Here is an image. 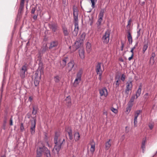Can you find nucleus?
<instances>
[{
  "instance_id": "f257e3e1",
  "label": "nucleus",
  "mask_w": 157,
  "mask_h": 157,
  "mask_svg": "<svg viewBox=\"0 0 157 157\" xmlns=\"http://www.w3.org/2000/svg\"><path fill=\"white\" fill-rule=\"evenodd\" d=\"M65 142L63 136L61 135L59 132H56L54 138V142L55 145L53 150H55L58 154L61 146L64 145Z\"/></svg>"
},
{
  "instance_id": "f03ea898",
  "label": "nucleus",
  "mask_w": 157,
  "mask_h": 157,
  "mask_svg": "<svg viewBox=\"0 0 157 157\" xmlns=\"http://www.w3.org/2000/svg\"><path fill=\"white\" fill-rule=\"evenodd\" d=\"M73 10L74 18L75 21V28L72 32V34L74 36H76L78 34L79 30L78 22V10L76 8H74Z\"/></svg>"
},
{
  "instance_id": "7ed1b4c3",
  "label": "nucleus",
  "mask_w": 157,
  "mask_h": 157,
  "mask_svg": "<svg viewBox=\"0 0 157 157\" xmlns=\"http://www.w3.org/2000/svg\"><path fill=\"white\" fill-rule=\"evenodd\" d=\"M43 152L45 154L46 157H51L50 151L45 146L39 147L37 149L36 157H41Z\"/></svg>"
},
{
  "instance_id": "20e7f679",
  "label": "nucleus",
  "mask_w": 157,
  "mask_h": 157,
  "mask_svg": "<svg viewBox=\"0 0 157 157\" xmlns=\"http://www.w3.org/2000/svg\"><path fill=\"white\" fill-rule=\"evenodd\" d=\"M82 73L83 70L82 69H80L77 72L76 78L73 83V86L74 87H76L80 83L81 80L82 75Z\"/></svg>"
},
{
  "instance_id": "39448f33",
  "label": "nucleus",
  "mask_w": 157,
  "mask_h": 157,
  "mask_svg": "<svg viewBox=\"0 0 157 157\" xmlns=\"http://www.w3.org/2000/svg\"><path fill=\"white\" fill-rule=\"evenodd\" d=\"M110 34V32L109 30L106 31L102 38V41L104 43L107 44L109 42Z\"/></svg>"
},
{
  "instance_id": "423d86ee",
  "label": "nucleus",
  "mask_w": 157,
  "mask_h": 157,
  "mask_svg": "<svg viewBox=\"0 0 157 157\" xmlns=\"http://www.w3.org/2000/svg\"><path fill=\"white\" fill-rule=\"evenodd\" d=\"M33 121H31V125L30 128V132L31 134L33 135L35 133L36 119L35 117L33 118Z\"/></svg>"
},
{
  "instance_id": "0eeeda50",
  "label": "nucleus",
  "mask_w": 157,
  "mask_h": 157,
  "mask_svg": "<svg viewBox=\"0 0 157 157\" xmlns=\"http://www.w3.org/2000/svg\"><path fill=\"white\" fill-rule=\"evenodd\" d=\"M126 88L125 89V93L128 94L130 90H132V81H128L126 83Z\"/></svg>"
},
{
  "instance_id": "6e6552de",
  "label": "nucleus",
  "mask_w": 157,
  "mask_h": 157,
  "mask_svg": "<svg viewBox=\"0 0 157 157\" xmlns=\"http://www.w3.org/2000/svg\"><path fill=\"white\" fill-rule=\"evenodd\" d=\"M43 72V70L42 68H39L35 74V78H37L40 79L42 73Z\"/></svg>"
},
{
  "instance_id": "1a4fd4ad",
  "label": "nucleus",
  "mask_w": 157,
  "mask_h": 157,
  "mask_svg": "<svg viewBox=\"0 0 157 157\" xmlns=\"http://www.w3.org/2000/svg\"><path fill=\"white\" fill-rule=\"evenodd\" d=\"M104 16V11L103 10H101L98 15V19L97 22V25H101V23L103 20V17Z\"/></svg>"
},
{
  "instance_id": "9d476101",
  "label": "nucleus",
  "mask_w": 157,
  "mask_h": 157,
  "mask_svg": "<svg viewBox=\"0 0 157 157\" xmlns=\"http://www.w3.org/2000/svg\"><path fill=\"white\" fill-rule=\"evenodd\" d=\"M99 93L101 96L106 97L108 95L107 90L105 88H103L100 89Z\"/></svg>"
},
{
  "instance_id": "9b49d317",
  "label": "nucleus",
  "mask_w": 157,
  "mask_h": 157,
  "mask_svg": "<svg viewBox=\"0 0 157 157\" xmlns=\"http://www.w3.org/2000/svg\"><path fill=\"white\" fill-rule=\"evenodd\" d=\"M27 70L26 67L24 65L22 67L20 73V76L21 78H24L25 77V72Z\"/></svg>"
},
{
  "instance_id": "f8f14e48",
  "label": "nucleus",
  "mask_w": 157,
  "mask_h": 157,
  "mask_svg": "<svg viewBox=\"0 0 157 157\" xmlns=\"http://www.w3.org/2000/svg\"><path fill=\"white\" fill-rule=\"evenodd\" d=\"M101 63L98 62L97 63L96 67V71L97 74L102 73L103 70L101 68Z\"/></svg>"
},
{
  "instance_id": "ddd939ff",
  "label": "nucleus",
  "mask_w": 157,
  "mask_h": 157,
  "mask_svg": "<svg viewBox=\"0 0 157 157\" xmlns=\"http://www.w3.org/2000/svg\"><path fill=\"white\" fill-rule=\"evenodd\" d=\"M58 45V42L57 40H54L51 41L49 47V49H52L56 47Z\"/></svg>"
},
{
  "instance_id": "4468645a",
  "label": "nucleus",
  "mask_w": 157,
  "mask_h": 157,
  "mask_svg": "<svg viewBox=\"0 0 157 157\" xmlns=\"http://www.w3.org/2000/svg\"><path fill=\"white\" fill-rule=\"evenodd\" d=\"M89 144L91 146L90 151L92 154H93L95 150V143L93 140H92Z\"/></svg>"
},
{
  "instance_id": "2eb2a0df",
  "label": "nucleus",
  "mask_w": 157,
  "mask_h": 157,
  "mask_svg": "<svg viewBox=\"0 0 157 157\" xmlns=\"http://www.w3.org/2000/svg\"><path fill=\"white\" fill-rule=\"evenodd\" d=\"M74 65V62L73 61L71 60L67 64V69L69 71H71L73 68Z\"/></svg>"
},
{
  "instance_id": "dca6fc26",
  "label": "nucleus",
  "mask_w": 157,
  "mask_h": 157,
  "mask_svg": "<svg viewBox=\"0 0 157 157\" xmlns=\"http://www.w3.org/2000/svg\"><path fill=\"white\" fill-rule=\"evenodd\" d=\"M37 6L38 7V9H36V11L37 12L39 11L40 13L42 11V8L40 5H38ZM37 6H36V7L32 8L31 11V13L32 14H33L34 13L36 10V8L37 9Z\"/></svg>"
},
{
  "instance_id": "f3484780",
  "label": "nucleus",
  "mask_w": 157,
  "mask_h": 157,
  "mask_svg": "<svg viewBox=\"0 0 157 157\" xmlns=\"http://www.w3.org/2000/svg\"><path fill=\"white\" fill-rule=\"evenodd\" d=\"M120 77L119 76H116L115 77V82L114 84L115 85V87L117 88L119 87L120 84Z\"/></svg>"
},
{
  "instance_id": "a211bd4d",
  "label": "nucleus",
  "mask_w": 157,
  "mask_h": 157,
  "mask_svg": "<svg viewBox=\"0 0 157 157\" xmlns=\"http://www.w3.org/2000/svg\"><path fill=\"white\" fill-rule=\"evenodd\" d=\"M79 56L80 58L83 59L85 58L84 51L83 48H81L79 50Z\"/></svg>"
},
{
  "instance_id": "6ab92c4d",
  "label": "nucleus",
  "mask_w": 157,
  "mask_h": 157,
  "mask_svg": "<svg viewBox=\"0 0 157 157\" xmlns=\"http://www.w3.org/2000/svg\"><path fill=\"white\" fill-rule=\"evenodd\" d=\"M49 27L53 32H56L57 29V25L54 24L52 23L50 24Z\"/></svg>"
},
{
  "instance_id": "aec40b11",
  "label": "nucleus",
  "mask_w": 157,
  "mask_h": 157,
  "mask_svg": "<svg viewBox=\"0 0 157 157\" xmlns=\"http://www.w3.org/2000/svg\"><path fill=\"white\" fill-rule=\"evenodd\" d=\"M65 101H66V105L68 107H70L71 105V102L70 97L69 96L67 97Z\"/></svg>"
},
{
  "instance_id": "412c9836",
  "label": "nucleus",
  "mask_w": 157,
  "mask_h": 157,
  "mask_svg": "<svg viewBox=\"0 0 157 157\" xmlns=\"http://www.w3.org/2000/svg\"><path fill=\"white\" fill-rule=\"evenodd\" d=\"M68 60L67 57L65 58L60 62V65L62 67H64L66 65L67 61Z\"/></svg>"
},
{
  "instance_id": "4be33fe9",
  "label": "nucleus",
  "mask_w": 157,
  "mask_h": 157,
  "mask_svg": "<svg viewBox=\"0 0 157 157\" xmlns=\"http://www.w3.org/2000/svg\"><path fill=\"white\" fill-rule=\"evenodd\" d=\"M133 105V104L131 103H128L127 104V107L126 109L125 113L126 114H128L131 111V108Z\"/></svg>"
},
{
  "instance_id": "5701e85b",
  "label": "nucleus",
  "mask_w": 157,
  "mask_h": 157,
  "mask_svg": "<svg viewBox=\"0 0 157 157\" xmlns=\"http://www.w3.org/2000/svg\"><path fill=\"white\" fill-rule=\"evenodd\" d=\"M111 146V140L109 139L105 143V149L106 150H107L110 148Z\"/></svg>"
},
{
  "instance_id": "b1692460",
  "label": "nucleus",
  "mask_w": 157,
  "mask_h": 157,
  "mask_svg": "<svg viewBox=\"0 0 157 157\" xmlns=\"http://www.w3.org/2000/svg\"><path fill=\"white\" fill-rule=\"evenodd\" d=\"M86 49L88 53H90L91 50V44L89 42H87L86 44Z\"/></svg>"
},
{
  "instance_id": "393cba45",
  "label": "nucleus",
  "mask_w": 157,
  "mask_h": 157,
  "mask_svg": "<svg viewBox=\"0 0 157 157\" xmlns=\"http://www.w3.org/2000/svg\"><path fill=\"white\" fill-rule=\"evenodd\" d=\"M80 45L81 44H79L78 42H76L75 43V44L72 46L73 48H74L73 51H75L79 47Z\"/></svg>"
},
{
  "instance_id": "a878e982",
  "label": "nucleus",
  "mask_w": 157,
  "mask_h": 157,
  "mask_svg": "<svg viewBox=\"0 0 157 157\" xmlns=\"http://www.w3.org/2000/svg\"><path fill=\"white\" fill-rule=\"evenodd\" d=\"M142 86L141 85H140L139 86V88L136 91V98H137L140 95L141 90Z\"/></svg>"
},
{
  "instance_id": "bb28decb",
  "label": "nucleus",
  "mask_w": 157,
  "mask_h": 157,
  "mask_svg": "<svg viewBox=\"0 0 157 157\" xmlns=\"http://www.w3.org/2000/svg\"><path fill=\"white\" fill-rule=\"evenodd\" d=\"M155 54L153 52L151 55V57L150 59V63L153 64L155 62Z\"/></svg>"
},
{
  "instance_id": "cd10ccee",
  "label": "nucleus",
  "mask_w": 157,
  "mask_h": 157,
  "mask_svg": "<svg viewBox=\"0 0 157 157\" xmlns=\"http://www.w3.org/2000/svg\"><path fill=\"white\" fill-rule=\"evenodd\" d=\"M128 35L127 37L128 41L130 44H132V36H131V35L129 31H128Z\"/></svg>"
},
{
  "instance_id": "c85d7f7f",
  "label": "nucleus",
  "mask_w": 157,
  "mask_h": 157,
  "mask_svg": "<svg viewBox=\"0 0 157 157\" xmlns=\"http://www.w3.org/2000/svg\"><path fill=\"white\" fill-rule=\"evenodd\" d=\"M62 29L64 35L65 36H68L69 35V33L68 31L67 28L65 27H63Z\"/></svg>"
},
{
  "instance_id": "c756f323",
  "label": "nucleus",
  "mask_w": 157,
  "mask_h": 157,
  "mask_svg": "<svg viewBox=\"0 0 157 157\" xmlns=\"http://www.w3.org/2000/svg\"><path fill=\"white\" fill-rule=\"evenodd\" d=\"M80 136L78 132H76L75 134L74 138L75 141H78L80 138Z\"/></svg>"
},
{
  "instance_id": "7c9ffc66",
  "label": "nucleus",
  "mask_w": 157,
  "mask_h": 157,
  "mask_svg": "<svg viewBox=\"0 0 157 157\" xmlns=\"http://www.w3.org/2000/svg\"><path fill=\"white\" fill-rule=\"evenodd\" d=\"M38 109V108L37 106H33L32 114L34 115H36V114L37 113Z\"/></svg>"
},
{
  "instance_id": "2f4dec72",
  "label": "nucleus",
  "mask_w": 157,
  "mask_h": 157,
  "mask_svg": "<svg viewBox=\"0 0 157 157\" xmlns=\"http://www.w3.org/2000/svg\"><path fill=\"white\" fill-rule=\"evenodd\" d=\"M145 140H143L141 146V147L142 149V152L143 153L144 152V150L145 148Z\"/></svg>"
},
{
  "instance_id": "473e14b6",
  "label": "nucleus",
  "mask_w": 157,
  "mask_h": 157,
  "mask_svg": "<svg viewBox=\"0 0 157 157\" xmlns=\"http://www.w3.org/2000/svg\"><path fill=\"white\" fill-rule=\"evenodd\" d=\"M61 79V78L58 75L55 76L54 78V80L56 83H59Z\"/></svg>"
},
{
  "instance_id": "72a5a7b5",
  "label": "nucleus",
  "mask_w": 157,
  "mask_h": 157,
  "mask_svg": "<svg viewBox=\"0 0 157 157\" xmlns=\"http://www.w3.org/2000/svg\"><path fill=\"white\" fill-rule=\"evenodd\" d=\"M86 36V34L84 33H83L81 34L80 36L79 39L80 40L83 41L85 39Z\"/></svg>"
},
{
  "instance_id": "f704fd0d",
  "label": "nucleus",
  "mask_w": 157,
  "mask_h": 157,
  "mask_svg": "<svg viewBox=\"0 0 157 157\" xmlns=\"http://www.w3.org/2000/svg\"><path fill=\"white\" fill-rule=\"evenodd\" d=\"M142 111L137 110L135 111L134 114V117L137 118L139 115L141 113Z\"/></svg>"
},
{
  "instance_id": "c9c22d12",
  "label": "nucleus",
  "mask_w": 157,
  "mask_h": 157,
  "mask_svg": "<svg viewBox=\"0 0 157 157\" xmlns=\"http://www.w3.org/2000/svg\"><path fill=\"white\" fill-rule=\"evenodd\" d=\"M40 79H38L37 78H35L34 80V84L35 86H37L39 84Z\"/></svg>"
},
{
  "instance_id": "e433bc0d",
  "label": "nucleus",
  "mask_w": 157,
  "mask_h": 157,
  "mask_svg": "<svg viewBox=\"0 0 157 157\" xmlns=\"http://www.w3.org/2000/svg\"><path fill=\"white\" fill-rule=\"evenodd\" d=\"M65 131L68 133L72 132L71 128L69 127H66L65 128Z\"/></svg>"
},
{
  "instance_id": "4c0bfd02",
  "label": "nucleus",
  "mask_w": 157,
  "mask_h": 157,
  "mask_svg": "<svg viewBox=\"0 0 157 157\" xmlns=\"http://www.w3.org/2000/svg\"><path fill=\"white\" fill-rule=\"evenodd\" d=\"M97 0H90L91 2L92 3L91 7L93 8L95 7V2H97Z\"/></svg>"
},
{
  "instance_id": "58836bf2",
  "label": "nucleus",
  "mask_w": 157,
  "mask_h": 157,
  "mask_svg": "<svg viewBox=\"0 0 157 157\" xmlns=\"http://www.w3.org/2000/svg\"><path fill=\"white\" fill-rule=\"evenodd\" d=\"M134 127H136L137 124V118L134 117Z\"/></svg>"
},
{
  "instance_id": "ea45409f",
  "label": "nucleus",
  "mask_w": 157,
  "mask_h": 157,
  "mask_svg": "<svg viewBox=\"0 0 157 157\" xmlns=\"http://www.w3.org/2000/svg\"><path fill=\"white\" fill-rule=\"evenodd\" d=\"M147 48L148 44H147L144 45L143 49V51L144 53L145 52Z\"/></svg>"
},
{
  "instance_id": "a19ab883",
  "label": "nucleus",
  "mask_w": 157,
  "mask_h": 157,
  "mask_svg": "<svg viewBox=\"0 0 157 157\" xmlns=\"http://www.w3.org/2000/svg\"><path fill=\"white\" fill-rule=\"evenodd\" d=\"M135 95L132 96L130 100V101L128 103H131V104H132V102L134 101V99H135Z\"/></svg>"
},
{
  "instance_id": "79ce46f5",
  "label": "nucleus",
  "mask_w": 157,
  "mask_h": 157,
  "mask_svg": "<svg viewBox=\"0 0 157 157\" xmlns=\"http://www.w3.org/2000/svg\"><path fill=\"white\" fill-rule=\"evenodd\" d=\"M20 131L21 132H23L24 130V127L23 124L22 123H21L20 127Z\"/></svg>"
},
{
  "instance_id": "37998d69",
  "label": "nucleus",
  "mask_w": 157,
  "mask_h": 157,
  "mask_svg": "<svg viewBox=\"0 0 157 157\" xmlns=\"http://www.w3.org/2000/svg\"><path fill=\"white\" fill-rule=\"evenodd\" d=\"M111 110L114 113L117 114L118 112V111L117 109H115L113 107H112L111 109Z\"/></svg>"
},
{
  "instance_id": "c03bdc74",
  "label": "nucleus",
  "mask_w": 157,
  "mask_h": 157,
  "mask_svg": "<svg viewBox=\"0 0 157 157\" xmlns=\"http://www.w3.org/2000/svg\"><path fill=\"white\" fill-rule=\"evenodd\" d=\"M126 76L124 74H122L121 78V79L123 82H124Z\"/></svg>"
},
{
  "instance_id": "a18cd8bd",
  "label": "nucleus",
  "mask_w": 157,
  "mask_h": 157,
  "mask_svg": "<svg viewBox=\"0 0 157 157\" xmlns=\"http://www.w3.org/2000/svg\"><path fill=\"white\" fill-rule=\"evenodd\" d=\"M69 136V138L70 140H71L73 139V135L72 134V132H69V133H68Z\"/></svg>"
},
{
  "instance_id": "49530a36",
  "label": "nucleus",
  "mask_w": 157,
  "mask_h": 157,
  "mask_svg": "<svg viewBox=\"0 0 157 157\" xmlns=\"http://www.w3.org/2000/svg\"><path fill=\"white\" fill-rule=\"evenodd\" d=\"M141 30V29H139V30L137 32V38H138L140 36V31Z\"/></svg>"
},
{
  "instance_id": "de8ad7c7",
  "label": "nucleus",
  "mask_w": 157,
  "mask_h": 157,
  "mask_svg": "<svg viewBox=\"0 0 157 157\" xmlns=\"http://www.w3.org/2000/svg\"><path fill=\"white\" fill-rule=\"evenodd\" d=\"M103 114L104 115H105L106 116V118H107V114L108 113L107 111L104 110L103 111Z\"/></svg>"
},
{
  "instance_id": "09e8293b",
  "label": "nucleus",
  "mask_w": 157,
  "mask_h": 157,
  "mask_svg": "<svg viewBox=\"0 0 157 157\" xmlns=\"http://www.w3.org/2000/svg\"><path fill=\"white\" fill-rule=\"evenodd\" d=\"M148 94L146 93L145 94L144 96V97L145 99H147L148 98Z\"/></svg>"
},
{
  "instance_id": "8fccbe9b",
  "label": "nucleus",
  "mask_w": 157,
  "mask_h": 157,
  "mask_svg": "<svg viewBox=\"0 0 157 157\" xmlns=\"http://www.w3.org/2000/svg\"><path fill=\"white\" fill-rule=\"evenodd\" d=\"M102 74V73L97 74L98 75H99L98 78L100 81H101V79Z\"/></svg>"
},
{
  "instance_id": "3c124183",
  "label": "nucleus",
  "mask_w": 157,
  "mask_h": 157,
  "mask_svg": "<svg viewBox=\"0 0 157 157\" xmlns=\"http://www.w3.org/2000/svg\"><path fill=\"white\" fill-rule=\"evenodd\" d=\"M24 0H21L20 3V5L21 6H23L24 4Z\"/></svg>"
},
{
  "instance_id": "603ef678",
  "label": "nucleus",
  "mask_w": 157,
  "mask_h": 157,
  "mask_svg": "<svg viewBox=\"0 0 157 157\" xmlns=\"http://www.w3.org/2000/svg\"><path fill=\"white\" fill-rule=\"evenodd\" d=\"M124 43L123 42H121V51H123V48H124Z\"/></svg>"
},
{
  "instance_id": "864d4df0",
  "label": "nucleus",
  "mask_w": 157,
  "mask_h": 157,
  "mask_svg": "<svg viewBox=\"0 0 157 157\" xmlns=\"http://www.w3.org/2000/svg\"><path fill=\"white\" fill-rule=\"evenodd\" d=\"M138 42H137L136 44L134 46V47H133L132 48V49L133 50H134V49L136 48L137 46H138Z\"/></svg>"
},
{
  "instance_id": "5fc2aeb1",
  "label": "nucleus",
  "mask_w": 157,
  "mask_h": 157,
  "mask_svg": "<svg viewBox=\"0 0 157 157\" xmlns=\"http://www.w3.org/2000/svg\"><path fill=\"white\" fill-rule=\"evenodd\" d=\"M149 127L150 129L151 130L152 129L153 127V125L152 124H149Z\"/></svg>"
},
{
  "instance_id": "6e6d98bb",
  "label": "nucleus",
  "mask_w": 157,
  "mask_h": 157,
  "mask_svg": "<svg viewBox=\"0 0 157 157\" xmlns=\"http://www.w3.org/2000/svg\"><path fill=\"white\" fill-rule=\"evenodd\" d=\"M37 16H38V14H37V15H34L33 17V18L34 19V20H36L37 19Z\"/></svg>"
},
{
  "instance_id": "4d7b16f0",
  "label": "nucleus",
  "mask_w": 157,
  "mask_h": 157,
  "mask_svg": "<svg viewBox=\"0 0 157 157\" xmlns=\"http://www.w3.org/2000/svg\"><path fill=\"white\" fill-rule=\"evenodd\" d=\"M133 56V54H132L131 56L129 57L128 58V60H131L132 59V58Z\"/></svg>"
},
{
  "instance_id": "13d9d810",
  "label": "nucleus",
  "mask_w": 157,
  "mask_h": 157,
  "mask_svg": "<svg viewBox=\"0 0 157 157\" xmlns=\"http://www.w3.org/2000/svg\"><path fill=\"white\" fill-rule=\"evenodd\" d=\"M10 125H13V120L12 118H11L10 119Z\"/></svg>"
},
{
  "instance_id": "bf43d9fd",
  "label": "nucleus",
  "mask_w": 157,
  "mask_h": 157,
  "mask_svg": "<svg viewBox=\"0 0 157 157\" xmlns=\"http://www.w3.org/2000/svg\"><path fill=\"white\" fill-rule=\"evenodd\" d=\"M131 22V20H129L128 21V24L127 25V26H128L129 25H130V22Z\"/></svg>"
},
{
  "instance_id": "052dcab7",
  "label": "nucleus",
  "mask_w": 157,
  "mask_h": 157,
  "mask_svg": "<svg viewBox=\"0 0 157 157\" xmlns=\"http://www.w3.org/2000/svg\"><path fill=\"white\" fill-rule=\"evenodd\" d=\"M32 100V98L31 97H29V100L30 101H31Z\"/></svg>"
},
{
  "instance_id": "680f3d73",
  "label": "nucleus",
  "mask_w": 157,
  "mask_h": 157,
  "mask_svg": "<svg viewBox=\"0 0 157 157\" xmlns=\"http://www.w3.org/2000/svg\"><path fill=\"white\" fill-rule=\"evenodd\" d=\"M101 25H98V27H97V28L99 30L100 29V28H101V26H100Z\"/></svg>"
},
{
  "instance_id": "e2e57ef3",
  "label": "nucleus",
  "mask_w": 157,
  "mask_h": 157,
  "mask_svg": "<svg viewBox=\"0 0 157 157\" xmlns=\"http://www.w3.org/2000/svg\"><path fill=\"white\" fill-rule=\"evenodd\" d=\"M133 50H132V49H131V51H130V52H132V54H133V55H134Z\"/></svg>"
},
{
  "instance_id": "0e129e2a",
  "label": "nucleus",
  "mask_w": 157,
  "mask_h": 157,
  "mask_svg": "<svg viewBox=\"0 0 157 157\" xmlns=\"http://www.w3.org/2000/svg\"><path fill=\"white\" fill-rule=\"evenodd\" d=\"M47 146H48V147H51V146L48 143V142H47Z\"/></svg>"
},
{
  "instance_id": "69168bd1",
  "label": "nucleus",
  "mask_w": 157,
  "mask_h": 157,
  "mask_svg": "<svg viewBox=\"0 0 157 157\" xmlns=\"http://www.w3.org/2000/svg\"><path fill=\"white\" fill-rule=\"evenodd\" d=\"M122 138L123 140L124 139V135H123L122 136Z\"/></svg>"
},
{
  "instance_id": "338daca9",
  "label": "nucleus",
  "mask_w": 157,
  "mask_h": 157,
  "mask_svg": "<svg viewBox=\"0 0 157 157\" xmlns=\"http://www.w3.org/2000/svg\"><path fill=\"white\" fill-rule=\"evenodd\" d=\"M1 157H6L5 155L2 156Z\"/></svg>"
},
{
  "instance_id": "774afa93",
  "label": "nucleus",
  "mask_w": 157,
  "mask_h": 157,
  "mask_svg": "<svg viewBox=\"0 0 157 157\" xmlns=\"http://www.w3.org/2000/svg\"><path fill=\"white\" fill-rule=\"evenodd\" d=\"M126 133H128V131H127V130H126Z\"/></svg>"
}]
</instances>
